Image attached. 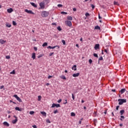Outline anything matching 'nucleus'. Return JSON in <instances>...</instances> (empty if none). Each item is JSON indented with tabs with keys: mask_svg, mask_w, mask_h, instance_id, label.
I'll list each match as a JSON object with an SVG mask.
<instances>
[{
	"mask_svg": "<svg viewBox=\"0 0 128 128\" xmlns=\"http://www.w3.org/2000/svg\"><path fill=\"white\" fill-rule=\"evenodd\" d=\"M49 13L48 12L46 11H43L42 12L41 16L42 18H46L48 16Z\"/></svg>",
	"mask_w": 128,
	"mask_h": 128,
	"instance_id": "1",
	"label": "nucleus"
},
{
	"mask_svg": "<svg viewBox=\"0 0 128 128\" xmlns=\"http://www.w3.org/2000/svg\"><path fill=\"white\" fill-rule=\"evenodd\" d=\"M118 104H120V106H122V104H124V102H126V100L118 99Z\"/></svg>",
	"mask_w": 128,
	"mask_h": 128,
	"instance_id": "2",
	"label": "nucleus"
},
{
	"mask_svg": "<svg viewBox=\"0 0 128 128\" xmlns=\"http://www.w3.org/2000/svg\"><path fill=\"white\" fill-rule=\"evenodd\" d=\"M14 97L16 98L17 100L19 102H22V99H20V97H18L16 94H14Z\"/></svg>",
	"mask_w": 128,
	"mask_h": 128,
	"instance_id": "3",
	"label": "nucleus"
},
{
	"mask_svg": "<svg viewBox=\"0 0 128 128\" xmlns=\"http://www.w3.org/2000/svg\"><path fill=\"white\" fill-rule=\"evenodd\" d=\"M66 24V26H72V22L70 21V20H66L65 22Z\"/></svg>",
	"mask_w": 128,
	"mask_h": 128,
	"instance_id": "4",
	"label": "nucleus"
},
{
	"mask_svg": "<svg viewBox=\"0 0 128 128\" xmlns=\"http://www.w3.org/2000/svg\"><path fill=\"white\" fill-rule=\"evenodd\" d=\"M25 12H27V14H34V12H32V10H28L27 9L25 10Z\"/></svg>",
	"mask_w": 128,
	"mask_h": 128,
	"instance_id": "5",
	"label": "nucleus"
},
{
	"mask_svg": "<svg viewBox=\"0 0 128 128\" xmlns=\"http://www.w3.org/2000/svg\"><path fill=\"white\" fill-rule=\"evenodd\" d=\"M60 108V104H52V106L51 108Z\"/></svg>",
	"mask_w": 128,
	"mask_h": 128,
	"instance_id": "6",
	"label": "nucleus"
},
{
	"mask_svg": "<svg viewBox=\"0 0 128 128\" xmlns=\"http://www.w3.org/2000/svg\"><path fill=\"white\" fill-rule=\"evenodd\" d=\"M39 6H40V8H41L42 10H44V3L40 2V3Z\"/></svg>",
	"mask_w": 128,
	"mask_h": 128,
	"instance_id": "7",
	"label": "nucleus"
},
{
	"mask_svg": "<svg viewBox=\"0 0 128 128\" xmlns=\"http://www.w3.org/2000/svg\"><path fill=\"white\" fill-rule=\"evenodd\" d=\"M14 118H15L16 120H12V123L14 124H16L18 122V118L16 116H14Z\"/></svg>",
	"mask_w": 128,
	"mask_h": 128,
	"instance_id": "8",
	"label": "nucleus"
},
{
	"mask_svg": "<svg viewBox=\"0 0 128 128\" xmlns=\"http://www.w3.org/2000/svg\"><path fill=\"white\" fill-rule=\"evenodd\" d=\"M60 48V46H48V48L54 50V48Z\"/></svg>",
	"mask_w": 128,
	"mask_h": 128,
	"instance_id": "9",
	"label": "nucleus"
},
{
	"mask_svg": "<svg viewBox=\"0 0 128 128\" xmlns=\"http://www.w3.org/2000/svg\"><path fill=\"white\" fill-rule=\"evenodd\" d=\"M94 48L96 50H98V48H100V44H96Z\"/></svg>",
	"mask_w": 128,
	"mask_h": 128,
	"instance_id": "10",
	"label": "nucleus"
},
{
	"mask_svg": "<svg viewBox=\"0 0 128 128\" xmlns=\"http://www.w3.org/2000/svg\"><path fill=\"white\" fill-rule=\"evenodd\" d=\"M7 12H8V14H10L11 12H14V10L12 8H10L7 10Z\"/></svg>",
	"mask_w": 128,
	"mask_h": 128,
	"instance_id": "11",
	"label": "nucleus"
},
{
	"mask_svg": "<svg viewBox=\"0 0 128 128\" xmlns=\"http://www.w3.org/2000/svg\"><path fill=\"white\" fill-rule=\"evenodd\" d=\"M6 40L2 39L0 40V44H6Z\"/></svg>",
	"mask_w": 128,
	"mask_h": 128,
	"instance_id": "12",
	"label": "nucleus"
},
{
	"mask_svg": "<svg viewBox=\"0 0 128 128\" xmlns=\"http://www.w3.org/2000/svg\"><path fill=\"white\" fill-rule=\"evenodd\" d=\"M126 88H122L121 90L120 91V92L121 94H122L126 92Z\"/></svg>",
	"mask_w": 128,
	"mask_h": 128,
	"instance_id": "13",
	"label": "nucleus"
},
{
	"mask_svg": "<svg viewBox=\"0 0 128 128\" xmlns=\"http://www.w3.org/2000/svg\"><path fill=\"white\" fill-rule=\"evenodd\" d=\"M30 4L32 6H34V8H38V6L34 2H30Z\"/></svg>",
	"mask_w": 128,
	"mask_h": 128,
	"instance_id": "14",
	"label": "nucleus"
},
{
	"mask_svg": "<svg viewBox=\"0 0 128 128\" xmlns=\"http://www.w3.org/2000/svg\"><path fill=\"white\" fill-rule=\"evenodd\" d=\"M78 76H80V73H76V74H72V76L73 78H76Z\"/></svg>",
	"mask_w": 128,
	"mask_h": 128,
	"instance_id": "15",
	"label": "nucleus"
},
{
	"mask_svg": "<svg viewBox=\"0 0 128 128\" xmlns=\"http://www.w3.org/2000/svg\"><path fill=\"white\" fill-rule=\"evenodd\" d=\"M3 124L6 126H10V124L6 122H4Z\"/></svg>",
	"mask_w": 128,
	"mask_h": 128,
	"instance_id": "16",
	"label": "nucleus"
},
{
	"mask_svg": "<svg viewBox=\"0 0 128 128\" xmlns=\"http://www.w3.org/2000/svg\"><path fill=\"white\" fill-rule=\"evenodd\" d=\"M41 114H42L44 116H46V113L44 112H40Z\"/></svg>",
	"mask_w": 128,
	"mask_h": 128,
	"instance_id": "17",
	"label": "nucleus"
},
{
	"mask_svg": "<svg viewBox=\"0 0 128 128\" xmlns=\"http://www.w3.org/2000/svg\"><path fill=\"white\" fill-rule=\"evenodd\" d=\"M72 70H76V65H74V66L72 68Z\"/></svg>",
	"mask_w": 128,
	"mask_h": 128,
	"instance_id": "18",
	"label": "nucleus"
},
{
	"mask_svg": "<svg viewBox=\"0 0 128 128\" xmlns=\"http://www.w3.org/2000/svg\"><path fill=\"white\" fill-rule=\"evenodd\" d=\"M67 20H72V17L68 16L67 17Z\"/></svg>",
	"mask_w": 128,
	"mask_h": 128,
	"instance_id": "19",
	"label": "nucleus"
},
{
	"mask_svg": "<svg viewBox=\"0 0 128 128\" xmlns=\"http://www.w3.org/2000/svg\"><path fill=\"white\" fill-rule=\"evenodd\" d=\"M32 58H33V60H34L36 58V53H33L32 54Z\"/></svg>",
	"mask_w": 128,
	"mask_h": 128,
	"instance_id": "20",
	"label": "nucleus"
},
{
	"mask_svg": "<svg viewBox=\"0 0 128 128\" xmlns=\"http://www.w3.org/2000/svg\"><path fill=\"white\" fill-rule=\"evenodd\" d=\"M60 78H62V80H66V76H60Z\"/></svg>",
	"mask_w": 128,
	"mask_h": 128,
	"instance_id": "21",
	"label": "nucleus"
},
{
	"mask_svg": "<svg viewBox=\"0 0 128 128\" xmlns=\"http://www.w3.org/2000/svg\"><path fill=\"white\" fill-rule=\"evenodd\" d=\"M95 30H100V27L98 26H96L94 27Z\"/></svg>",
	"mask_w": 128,
	"mask_h": 128,
	"instance_id": "22",
	"label": "nucleus"
},
{
	"mask_svg": "<svg viewBox=\"0 0 128 128\" xmlns=\"http://www.w3.org/2000/svg\"><path fill=\"white\" fill-rule=\"evenodd\" d=\"M120 114L121 116H122V114H124V110H121L120 111Z\"/></svg>",
	"mask_w": 128,
	"mask_h": 128,
	"instance_id": "23",
	"label": "nucleus"
},
{
	"mask_svg": "<svg viewBox=\"0 0 128 128\" xmlns=\"http://www.w3.org/2000/svg\"><path fill=\"white\" fill-rule=\"evenodd\" d=\"M6 26H7V28H10L12 25L8 23H6Z\"/></svg>",
	"mask_w": 128,
	"mask_h": 128,
	"instance_id": "24",
	"label": "nucleus"
},
{
	"mask_svg": "<svg viewBox=\"0 0 128 128\" xmlns=\"http://www.w3.org/2000/svg\"><path fill=\"white\" fill-rule=\"evenodd\" d=\"M114 6H120L118 2H116V1L114 2Z\"/></svg>",
	"mask_w": 128,
	"mask_h": 128,
	"instance_id": "25",
	"label": "nucleus"
},
{
	"mask_svg": "<svg viewBox=\"0 0 128 128\" xmlns=\"http://www.w3.org/2000/svg\"><path fill=\"white\" fill-rule=\"evenodd\" d=\"M10 74H16V71L14 70H13L12 72H10Z\"/></svg>",
	"mask_w": 128,
	"mask_h": 128,
	"instance_id": "26",
	"label": "nucleus"
},
{
	"mask_svg": "<svg viewBox=\"0 0 128 128\" xmlns=\"http://www.w3.org/2000/svg\"><path fill=\"white\" fill-rule=\"evenodd\" d=\"M15 110H18L19 112H21L22 111V110H20V108H18V107H16L15 108Z\"/></svg>",
	"mask_w": 128,
	"mask_h": 128,
	"instance_id": "27",
	"label": "nucleus"
},
{
	"mask_svg": "<svg viewBox=\"0 0 128 128\" xmlns=\"http://www.w3.org/2000/svg\"><path fill=\"white\" fill-rule=\"evenodd\" d=\"M48 46V43L47 42H44L42 45V46Z\"/></svg>",
	"mask_w": 128,
	"mask_h": 128,
	"instance_id": "28",
	"label": "nucleus"
},
{
	"mask_svg": "<svg viewBox=\"0 0 128 128\" xmlns=\"http://www.w3.org/2000/svg\"><path fill=\"white\" fill-rule=\"evenodd\" d=\"M85 16L86 18H88V16H90V14L88 12H86Z\"/></svg>",
	"mask_w": 128,
	"mask_h": 128,
	"instance_id": "29",
	"label": "nucleus"
},
{
	"mask_svg": "<svg viewBox=\"0 0 128 128\" xmlns=\"http://www.w3.org/2000/svg\"><path fill=\"white\" fill-rule=\"evenodd\" d=\"M57 30H58L59 32H60L62 30V28H60V26H59L57 28Z\"/></svg>",
	"mask_w": 128,
	"mask_h": 128,
	"instance_id": "30",
	"label": "nucleus"
},
{
	"mask_svg": "<svg viewBox=\"0 0 128 128\" xmlns=\"http://www.w3.org/2000/svg\"><path fill=\"white\" fill-rule=\"evenodd\" d=\"M6 58L7 60H10V56H6Z\"/></svg>",
	"mask_w": 128,
	"mask_h": 128,
	"instance_id": "31",
	"label": "nucleus"
},
{
	"mask_svg": "<svg viewBox=\"0 0 128 128\" xmlns=\"http://www.w3.org/2000/svg\"><path fill=\"white\" fill-rule=\"evenodd\" d=\"M94 56H95V58H98V54H96V53L94 54Z\"/></svg>",
	"mask_w": 128,
	"mask_h": 128,
	"instance_id": "32",
	"label": "nucleus"
},
{
	"mask_svg": "<svg viewBox=\"0 0 128 128\" xmlns=\"http://www.w3.org/2000/svg\"><path fill=\"white\" fill-rule=\"evenodd\" d=\"M76 116V114L74 112H72L71 113V116Z\"/></svg>",
	"mask_w": 128,
	"mask_h": 128,
	"instance_id": "33",
	"label": "nucleus"
},
{
	"mask_svg": "<svg viewBox=\"0 0 128 128\" xmlns=\"http://www.w3.org/2000/svg\"><path fill=\"white\" fill-rule=\"evenodd\" d=\"M13 26H16V22L14 21H12Z\"/></svg>",
	"mask_w": 128,
	"mask_h": 128,
	"instance_id": "34",
	"label": "nucleus"
},
{
	"mask_svg": "<svg viewBox=\"0 0 128 128\" xmlns=\"http://www.w3.org/2000/svg\"><path fill=\"white\" fill-rule=\"evenodd\" d=\"M34 114V111H30V114Z\"/></svg>",
	"mask_w": 128,
	"mask_h": 128,
	"instance_id": "35",
	"label": "nucleus"
},
{
	"mask_svg": "<svg viewBox=\"0 0 128 128\" xmlns=\"http://www.w3.org/2000/svg\"><path fill=\"white\" fill-rule=\"evenodd\" d=\"M62 43L63 44L64 46L66 44V40H62Z\"/></svg>",
	"mask_w": 128,
	"mask_h": 128,
	"instance_id": "36",
	"label": "nucleus"
},
{
	"mask_svg": "<svg viewBox=\"0 0 128 128\" xmlns=\"http://www.w3.org/2000/svg\"><path fill=\"white\" fill-rule=\"evenodd\" d=\"M58 110H56L54 112V114H58Z\"/></svg>",
	"mask_w": 128,
	"mask_h": 128,
	"instance_id": "37",
	"label": "nucleus"
},
{
	"mask_svg": "<svg viewBox=\"0 0 128 128\" xmlns=\"http://www.w3.org/2000/svg\"><path fill=\"white\" fill-rule=\"evenodd\" d=\"M58 8H62V5L61 4H58Z\"/></svg>",
	"mask_w": 128,
	"mask_h": 128,
	"instance_id": "38",
	"label": "nucleus"
},
{
	"mask_svg": "<svg viewBox=\"0 0 128 128\" xmlns=\"http://www.w3.org/2000/svg\"><path fill=\"white\" fill-rule=\"evenodd\" d=\"M68 104V100H66L65 102H64V104Z\"/></svg>",
	"mask_w": 128,
	"mask_h": 128,
	"instance_id": "39",
	"label": "nucleus"
},
{
	"mask_svg": "<svg viewBox=\"0 0 128 128\" xmlns=\"http://www.w3.org/2000/svg\"><path fill=\"white\" fill-rule=\"evenodd\" d=\"M42 100V96H38V100Z\"/></svg>",
	"mask_w": 128,
	"mask_h": 128,
	"instance_id": "40",
	"label": "nucleus"
},
{
	"mask_svg": "<svg viewBox=\"0 0 128 128\" xmlns=\"http://www.w3.org/2000/svg\"><path fill=\"white\" fill-rule=\"evenodd\" d=\"M72 96L73 100H74V94H72Z\"/></svg>",
	"mask_w": 128,
	"mask_h": 128,
	"instance_id": "41",
	"label": "nucleus"
},
{
	"mask_svg": "<svg viewBox=\"0 0 128 128\" xmlns=\"http://www.w3.org/2000/svg\"><path fill=\"white\" fill-rule=\"evenodd\" d=\"M54 54V52H50L49 54L50 56H52Z\"/></svg>",
	"mask_w": 128,
	"mask_h": 128,
	"instance_id": "42",
	"label": "nucleus"
},
{
	"mask_svg": "<svg viewBox=\"0 0 128 128\" xmlns=\"http://www.w3.org/2000/svg\"><path fill=\"white\" fill-rule=\"evenodd\" d=\"M103 60V58H102V56H100L99 59H98V60Z\"/></svg>",
	"mask_w": 128,
	"mask_h": 128,
	"instance_id": "43",
	"label": "nucleus"
},
{
	"mask_svg": "<svg viewBox=\"0 0 128 128\" xmlns=\"http://www.w3.org/2000/svg\"><path fill=\"white\" fill-rule=\"evenodd\" d=\"M89 63L90 64H92V59H90L88 60Z\"/></svg>",
	"mask_w": 128,
	"mask_h": 128,
	"instance_id": "44",
	"label": "nucleus"
},
{
	"mask_svg": "<svg viewBox=\"0 0 128 128\" xmlns=\"http://www.w3.org/2000/svg\"><path fill=\"white\" fill-rule=\"evenodd\" d=\"M91 7L92 8V10L94 8V4H91Z\"/></svg>",
	"mask_w": 128,
	"mask_h": 128,
	"instance_id": "45",
	"label": "nucleus"
},
{
	"mask_svg": "<svg viewBox=\"0 0 128 128\" xmlns=\"http://www.w3.org/2000/svg\"><path fill=\"white\" fill-rule=\"evenodd\" d=\"M104 52H106V54H108V50L104 49Z\"/></svg>",
	"mask_w": 128,
	"mask_h": 128,
	"instance_id": "46",
	"label": "nucleus"
},
{
	"mask_svg": "<svg viewBox=\"0 0 128 128\" xmlns=\"http://www.w3.org/2000/svg\"><path fill=\"white\" fill-rule=\"evenodd\" d=\"M58 104H60V102H62V99H60L58 101Z\"/></svg>",
	"mask_w": 128,
	"mask_h": 128,
	"instance_id": "47",
	"label": "nucleus"
},
{
	"mask_svg": "<svg viewBox=\"0 0 128 128\" xmlns=\"http://www.w3.org/2000/svg\"><path fill=\"white\" fill-rule=\"evenodd\" d=\"M52 78V76H48V79H50V78Z\"/></svg>",
	"mask_w": 128,
	"mask_h": 128,
	"instance_id": "48",
	"label": "nucleus"
},
{
	"mask_svg": "<svg viewBox=\"0 0 128 128\" xmlns=\"http://www.w3.org/2000/svg\"><path fill=\"white\" fill-rule=\"evenodd\" d=\"M34 50L36 52V50H38V48L34 46Z\"/></svg>",
	"mask_w": 128,
	"mask_h": 128,
	"instance_id": "49",
	"label": "nucleus"
},
{
	"mask_svg": "<svg viewBox=\"0 0 128 128\" xmlns=\"http://www.w3.org/2000/svg\"><path fill=\"white\" fill-rule=\"evenodd\" d=\"M4 86H0V90H2Z\"/></svg>",
	"mask_w": 128,
	"mask_h": 128,
	"instance_id": "50",
	"label": "nucleus"
},
{
	"mask_svg": "<svg viewBox=\"0 0 128 128\" xmlns=\"http://www.w3.org/2000/svg\"><path fill=\"white\" fill-rule=\"evenodd\" d=\"M119 108H120V106H117L116 107V110H118Z\"/></svg>",
	"mask_w": 128,
	"mask_h": 128,
	"instance_id": "51",
	"label": "nucleus"
},
{
	"mask_svg": "<svg viewBox=\"0 0 128 128\" xmlns=\"http://www.w3.org/2000/svg\"><path fill=\"white\" fill-rule=\"evenodd\" d=\"M120 118H123V120H124V116H121Z\"/></svg>",
	"mask_w": 128,
	"mask_h": 128,
	"instance_id": "52",
	"label": "nucleus"
},
{
	"mask_svg": "<svg viewBox=\"0 0 128 128\" xmlns=\"http://www.w3.org/2000/svg\"><path fill=\"white\" fill-rule=\"evenodd\" d=\"M32 128H38L36 125L32 126Z\"/></svg>",
	"mask_w": 128,
	"mask_h": 128,
	"instance_id": "53",
	"label": "nucleus"
},
{
	"mask_svg": "<svg viewBox=\"0 0 128 128\" xmlns=\"http://www.w3.org/2000/svg\"><path fill=\"white\" fill-rule=\"evenodd\" d=\"M73 10H74V12H76V8H74Z\"/></svg>",
	"mask_w": 128,
	"mask_h": 128,
	"instance_id": "54",
	"label": "nucleus"
},
{
	"mask_svg": "<svg viewBox=\"0 0 128 128\" xmlns=\"http://www.w3.org/2000/svg\"><path fill=\"white\" fill-rule=\"evenodd\" d=\"M61 14H66L67 13L64 12H62Z\"/></svg>",
	"mask_w": 128,
	"mask_h": 128,
	"instance_id": "55",
	"label": "nucleus"
},
{
	"mask_svg": "<svg viewBox=\"0 0 128 128\" xmlns=\"http://www.w3.org/2000/svg\"><path fill=\"white\" fill-rule=\"evenodd\" d=\"M112 91L113 92H116V90L115 89L112 90Z\"/></svg>",
	"mask_w": 128,
	"mask_h": 128,
	"instance_id": "56",
	"label": "nucleus"
},
{
	"mask_svg": "<svg viewBox=\"0 0 128 128\" xmlns=\"http://www.w3.org/2000/svg\"><path fill=\"white\" fill-rule=\"evenodd\" d=\"M98 18L99 20H100V18H102V17H100V14H98Z\"/></svg>",
	"mask_w": 128,
	"mask_h": 128,
	"instance_id": "57",
	"label": "nucleus"
},
{
	"mask_svg": "<svg viewBox=\"0 0 128 128\" xmlns=\"http://www.w3.org/2000/svg\"><path fill=\"white\" fill-rule=\"evenodd\" d=\"M78 124H82V120L79 121Z\"/></svg>",
	"mask_w": 128,
	"mask_h": 128,
	"instance_id": "58",
	"label": "nucleus"
},
{
	"mask_svg": "<svg viewBox=\"0 0 128 128\" xmlns=\"http://www.w3.org/2000/svg\"><path fill=\"white\" fill-rule=\"evenodd\" d=\"M47 122H48V124H50V120H48Z\"/></svg>",
	"mask_w": 128,
	"mask_h": 128,
	"instance_id": "59",
	"label": "nucleus"
},
{
	"mask_svg": "<svg viewBox=\"0 0 128 128\" xmlns=\"http://www.w3.org/2000/svg\"><path fill=\"white\" fill-rule=\"evenodd\" d=\"M84 100H82V104H84Z\"/></svg>",
	"mask_w": 128,
	"mask_h": 128,
	"instance_id": "60",
	"label": "nucleus"
},
{
	"mask_svg": "<svg viewBox=\"0 0 128 128\" xmlns=\"http://www.w3.org/2000/svg\"><path fill=\"white\" fill-rule=\"evenodd\" d=\"M46 86H50V83H46Z\"/></svg>",
	"mask_w": 128,
	"mask_h": 128,
	"instance_id": "61",
	"label": "nucleus"
},
{
	"mask_svg": "<svg viewBox=\"0 0 128 128\" xmlns=\"http://www.w3.org/2000/svg\"><path fill=\"white\" fill-rule=\"evenodd\" d=\"M102 54H104V50H102Z\"/></svg>",
	"mask_w": 128,
	"mask_h": 128,
	"instance_id": "62",
	"label": "nucleus"
},
{
	"mask_svg": "<svg viewBox=\"0 0 128 128\" xmlns=\"http://www.w3.org/2000/svg\"><path fill=\"white\" fill-rule=\"evenodd\" d=\"M120 126H122V124H120Z\"/></svg>",
	"mask_w": 128,
	"mask_h": 128,
	"instance_id": "63",
	"label": "nucleus"
},
{
	"mask_svg": "<svg viewBox=\"0 0 128 128\" xmlns=\"http://www.w3.org/2000/svg\"><path fill=\"white\" fill-rule=\"evenodd\" d=\"M64 72H66V73L68 72L67 70H64Z\"/></svg>",
	"mask_w": 128,
	"mask_h": 128,
	"instance_id": "64",
	"label": "nucleus"
}]
</instances>
